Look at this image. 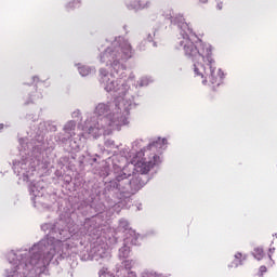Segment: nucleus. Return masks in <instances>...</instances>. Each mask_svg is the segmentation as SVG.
<instances>
[{
	"instance_id": "nucleus-26",
	"label": "nucleus",
	"mask_w": 277,
	"mask_h": 277,
	"mask_svg": "<svg viewBox=\"0 0 277 277\" xmlns=\"http://www.w3.org/2000/svg\"><path fill=\"white\" fill-rule=\"evenodd\" d=\"M223 8H224V1L216 0V10H223Z\"/></svg>"
},
{
	"instance_id": "nucleus-30",
	"label": "nucleus",
	"mask_w": 277,
	"mask_h": 277,
	"mask_svg": "<svg viewBox=\"0 0 277 277\" xmlns=\"http://www.w3.org/2000/svg\"><path fill=\"white\" fill-rule=\"evenodd\" d=\"M8 127H10V124H4V123H0V133L4 130L8 129Z\"/></svg>"
},
{
	"instance_id": "nucleus-33",
	"label": "nucleus",
	"mask_w": 277,
	"mask_h": 277,
	"mask_svg": "<svg viewBox=\"0 0 277 277\" xmlns=\"http://www.w3.org/2000/svg\"><path fill=\"white\" fill-rule=\"evenodd\" d=\"M198 1V3H208L209 2V0H197Z\"/></svg>"
},
{
	"instance_id": "nucleus-25",
	"label": "nucleus",
	"mask_w": 277,
	"mask_h": 277,
	"mask_svg": "<svg viewBox=\"0 0 277 277\" xmlns=\"http://www.w3.org/2000/svg\"><path fill=\"white\" fill-rule=\"evenodd\" d=\"M105 146H106V148H113L114 146H116V143L111 140H107L105 142Z\"/></svg>"
},
{
	"instance_id": "nucleus-5",
	"label": "nucleus",
	"mask_w": 277,
	"mask_h": 277,
	"mask_svg": "<svg viewBox=\"0 0 277 277\" xmlns=\"http://www.w3.org/2000/svg\"><path fill=\"white\" fill-rule=\"evenodd\" d=\"M113 176L114 179L105 183V193L111 194L114 201H108V209L117 207L120 200L129 198L131 194H135L142 189L149 181L150 176L134 172L123 163L129 161L127 157L121 156L117 164L118 157L113 159Z\"/></svg>"
},
{
	"instance_id": "nucleus-14",
	"label": "nucleus",
	"mask_w": 277,
	"mask_h": 277,
	"mask_svg": "<svg viewBox=\"0 0 277 277\" xmlns=\"http://www.w3.org/2000/svg\"><path fill=\"white\" fill-rule=\"evenodd\" d=\"M248 261V254H242L241 252H237L234 255V261L228 265V267H239V265H243V262Z\"/></svg>"
},
{
	"instance_id": "nucleus-12",
	"label": "nucleus",
	"mask_w": 277,
	"mask_h": 277,
	"mask_svg": "<svg viewBox=\"0 0 277 277\" xmlns=\"http://www.w3.org/2000/svg\"><path fill=\"white\" fill-rule=\"evenodd\" d=\"M168 148V138L158 137L156 141L150 142L146 147H143L145 150H150L156 153L158 157H161V153Z\"/></svg>"
},
{
	"instance_id": "nucleus-4",
	"label": "nucleus",
	"mask_w": 277,
	"mask_h": 277,
	"mask_svg": "<svg viewBox=\"0 0 277 277\" xmlns=\"http://www.w3.org/2000/svg\"><path fill=\"white\" fill-rule=\"evenodd\" d=\"M162 16L167 21H171V25L180 29L176 49L184 51L185 57L193 62L194 77L199 79L202 85H222L224 83V71L215 65L211 44L201 40L194 42V32L183 14H174L172 9H164Z\"/></svg>"
},
{
	"instance_id": "nucleus-34",
	"label": "nucleus",
	"mask_w": 277,
	"mask_h": 277,
	"mask_svg": "<svg viewBox=\"0 0 277 277\" xmlns=\"http://www.w3.org/2000/svg\"><path fill=\"white\" fill-rule=\"evenodd\" d=\"M92 161H93L94 163H96V157L92 158Z\"/></svg>"
},
{
	"instance_id": "nucleus-29",
	"label": "nucleus",
	"mask_w": 277,
	"mask_h": 277,
	"mask_svg": "<svg viewBox=\"0 0 277 277\" xmlns=\"http://www.w3.org/2000/svg\"><path fill=\"white\" fill-rule=\"evenodd\" d=\"M40 77H38V76H34L32 77V83H40Z\"/></svg>"
},
{
	"instance_id": "nucleus-27",
	"label": "nucleus",
	"mask_w": 277,
	"mask_h": 277,
	"mask_svg": "<svg viewBox=\"0 0 277 277\" xmlns=\"http://www.w3.org/2000/svg\"><path fill=\"white\" fill-rule=\"evenodd\" d=\"M267 273V266L262 265L260 266V277H263V274Z\"/></svg>"
},
{
	"instance_id": "nucleus-18",
	"label": "nucleus",
	"mask_w": 277,
	"mask_h": 277,
	"mask_svg": "<svg viewBox=\"0 0 277 277\" xmlns=\"http://www.w3.org/2000/svg\"><path fill=\"white\" fill-rule=\"evenodd\" d=\"M79 5H81V0H71L66 3L65 8L68 12H70V10H76V8H79Z\"/></svg>"
},
{
	"instance_id": "nucleus-21",
	"label": "nucleus",
	"mask_w": 277,
	"mask_h": 277,
	"mask_svg": "<svg viewBox=\"0 0 277 277\" xmlns=\"http://www.w3.org/2000/svg\"><path fill=\"white\" fill-rule=\"evenodd\" d=\"M109 174V167L107 164H105L101 172H100V176H103V179H106V176Z\"/></svg>"
},
{
	"instance_id": "nucleus-20",
	"label": "nucleus",
	"mask_w": 277,
	"mask_h": 277,
	"mask_svg": "<svg viewBox=\"0 0 277 277\" xmlns=\"http://www.w3.org/2000/svg\"><path fill=\"white\" fill-rule=\"evenodd\" d=\"M42 98V92L36 91L35 94H30V102L34 103Z\"/></svg>"
},
{
	"instance_id": "nucleus-13",
	"label": "nucleus",
	"mask_w": 277,
	"mask_h": 277,
	"mask_svg": "<svg viewBox=\"0 0 277 277\" xmlns=\"http://www.w3.org/2000/svg\"><path fill=\"white\" fill-rule=\"evenodd\" d=\"M74 66L77 68L80 77H90V75L96 74V67L94 66L85 65L83 63H75Z\"/></svg>"
},
{
	"instance_id": "nucleus-24",
	"label": "nucleus",
	"mask_w": 277,
	"mask_h": 277,
	"mask_svg": "<svg viewBox=\"0 0 277 277\" xmlns=\"http://www.w3.org/2000/svg\"><path fill=\"white\" fill-rule=\"evenodd\" d=\"M274 252H276V248H269L268 249V258H269V260H271V265H274V260H272V254H274Z\"/></svg>"
},
{
	"instance_id": "nucleus-23",
	"label": "nucleus",
	"mask_w": 277,
	"mask_h": 277,
	"mask_svg": "<svg viewBox=\"0 0 277 277\" xmlns=\"http://www.w3.org/2000/svg\"><path fill=\"white\" fill-rule=\"evenodd\" d=\"M26 120L31 121V122H36V120H38V116H36V114H32V113L27 114L26 115Z\"/></svg>"
},
{
	"instance_id": "nucleus-32",
	"label": "nucleus",
	"mask_w": 277,
	"mask_h": 277,
	"mask_svg": "<svg viewBox=\"0 0 277 277\" xmlns=\"http://www.w3.org/2000/svg\"><path fill=\"white\" fill-rule=\"evenodd\" d=\"M140 144H142V141H135L134 143H132L133 148H135V146H140Z\"/></svg>"
},
{
	"instance_id": "nucleus-3",
	"label": "nucleus",
	"mask_w": 277,
	"mask_h": 277,
	"mask_svg": "<svg viewBox=\"0 0 277 277\" xmlns=\"http://www.w3.org/2000/svg\"><path fill=\"white\" fill-rule=\"evenodd\" d=\"M57 124L53 121H41L38 126H34L27 131V136L19 140V158L13 161V172L18 179V183H31L29 185L30 200L39 211L49 209L47 203V189L44 182H32L38 168L47 170L51 163L47 150L55 148V142H44V135L55 133Z\"/></svg>"
},
{
	"instance_id": "nucleus-37",
	"label": "nucleus",
	"mask_w": 277,
	"mask_h": 277,
	"mask_svg": "<svg viewBox=\"0 0 277 277\" xmlns=\"http://www.w3.org/2000/svg\"><path fill=\"white\" fill-rule=\"evenodd\" d=\"M130 233H133V235H135V232H133V230H130Z\"/></svg>"
},
{
	"instance_id": "nucleus-39",
	"label": "nucleus",
	"mask_w": 277,
	"mask_h": 277,
	"mask_svg": "<svg viewBox=\"0 0 277 277\" xmlns=\"http://www.w3.org/2000/svg\"><path fill=\"white\" fill-rule=\"evenodd\" d=\"M123 29H127V26H123Z\"/></svg>"
},
{
	"instance_id": "nucleus-6",
	"label": "nucleus",
	"mask_w": 277,
	"mask_h": 277,
	"mask_svg": "<svg viewBox=\"0 0 277 277\" xmlns=\"http://www.w3.org/2000/svg\"><path fill=\"white\" fill-rule=\"evenodd\" d=\"M161 161L162 159L159 154L142 148L126 167H128L129 170L148 176L149 172H157V170H159Z\"/></svg>"
},
{
	"instance_id": "nucleus-36",
	"label": "nucleus",
	"mask_w": 277,
	"mask_h": 277,
	"mask_svg": "<svg viewBox=\"0 0 277 277\" xmlns=\"http://www.w3.org/2000/svg\"><path fill=\"white\" fill-rule=\"evenodd\" d=\"M80 163H83V158H82V159H80Z\"/></svg>"
},
{
	"instance_id": "nucleus-35",
	"label": "nucleus",
	"mask_w": 277,
	"mask_h": 277,
	"mask_svg": "<svg viewBox=\"0 0 277 277\" xmlns=\"http://www.w3.org/2000/svg\"><path fill=\"white\" fill-rule=\"evenodd\" d=\"M153 47H157V42H154V43H153Z\"/></svg>"
},
{
	"instance_id": "nucleus-28",
	"label": "nucleus",
	"mask_w": 277,
	"mask_h": 277,
	"mask_svg": "<svg viewBox=\"0 0 277 277\" xmlns=\"http://www.w3.org/2000/svg\"><path fill=\"white\" fill-rule=\"evenodd\" d=\"M90 254V251L85 250L80 253L81 261H91V260H84L83 256H88Z\"/></svg>"
},
{
	"instance_id": "nucleus-8",
	"label": "nucleus",
	"mask_w": 277,
	"mask_h": 277,
	"mask_svg": "<svg viewBox=\"0 0 277 277\" xmlns=\"http://www.w3.org/2000/svg\"><path fill=\"white\" fill-rule=\"evenodd\" d=\"M71 118H72V120H79V118H81L80 122H78V129H81L82 135L84 137H93V140H98V137H101L102 135H111V133H114V131H116V130H113V131H110V133L104 132V133L97 134V135L92 134V129H94V127L92 126V120H98V118H101V116H98V114H96V106L94 109V115L87 114L84 116V120L81 117V110H79V109H76L71 113Z\"/></svg>"
},
{
	"instance_id": "nucleus-1",
	"label": "nucleus",
	"mask_w": 277,
	"mask_h": 277,
	"mask_svg": "<svg viewBox=\"0 0 277 277\" xmlns=\"http://www.w3.org/2000/svg\"><path fill=\"white\" fill-rule=\"evenodd\" d=\"M134 54L131 41L122 36L107 39L106 48L98 54L100 64H105L109 68H100V83L105 92H113L115 96L96 105L95 114L100 118L91 121L92 134L111 133L127 127L131 111L140 105L137 100L142 96V92H133L131 85L137 90L148 88L155 81L150 76H143L135 82L134 72H130L126 79L127 63Z\"/></svg>"
},
{
	"instance_id": "nucleus-16",
	"label": "nucleus",
	"mask_w": 277,
	"mask_h": 277,
	"mask_svg": "<svg viewBox=\"0 0 277 277\" xmlns=\"http://www.w3.org/2000/svg\"><path fill=\"white\" fill-rule=\"evenodd\" d=\"M251 254L256 261H263V258L265 256V251H263L262 247H255Z\"/></svg>"
},
{
	"instance_id": "nucleus-15",
	"label": "nucleus",
	"mask_w": 277,
	"mask_h": 277,
	"mask_svg": "<svg viewBox=\"0 0 277 277\" xmlns=\"http://www.w3.org/2000/svg\"><path fill=\"white\" fill-rule=\"evenodd\" d=\"M131 256V247L124 245L119 249V259H129Z\"/></svg>"
},
{
	"instance_id": "nucleus-38",
	"label": "nucleus",
	"mask_w": 277,
	"mask_h": 277,
	"mask_svg": "<svg viewBox=\"0 0 277 277\" xmlns=\"http://www.w3.org/2000/svg\"><path fill=\"white\" fill-rule=\"evenodd\" d=\"M137 209H138V211H140V209H141V206H138V207H137Z\"/></svg>"
},
{
	"instance_id": "nucleus-17",
	"label": "nucleus",
	"mask_w": 277,
	"mask_h": 277,
	"mask_svg": "<svg viewBox=\"0 0 277 277\" xmlns=\"http://www.w3.org/2000/svg\"><path fill=\"white\" fill-rule=\"evenodd\" d=\"M118 230L121 232V233H127V230H131V227L129 225V221H127L124 219L119 220Z\"/></svg>"
},
{
	"instance_id": "nucleus-10",
	"label": "nucleus",
	"mask_w": 277,
	"mask_h": 277,
	"mask_svg": "<svg viewBox=\"0 0 277 277\" xmlns=\"http://www.w3.org/2000/svg\"><path fill=\"white\" fill-rule=\"evenodd\" d=\"M84 261H109L111 259V251L106 242L93 243L88 256L83 255Z\"/></svg>"
},
{
	"instance_id": "nucleus-22",
	"label": "nucleus",
	"mask_w": 277,
	"mask_h": 277,
	"mask_svg": "<svg viewBox=\"0 0 277 277\" xmlns=\"http://www.w3.org/2000/svg\"><path fill=\"white\" fill-rule=\"evenodd\" d=\"M155 36H157V30H151V32H148L146 37L147 42H154Z\"/></svg>"
},
{
	"instance_id": "nucleus-9",
	"label": "nucleus",
	"mask_w": 277,
	"mask_h": 277,
	"mask_svg": "<svg viewBox=\"0 0 277 277\" xmlns=\"http://www.w3.org/2000/svg\"><path fill=\"white\" fill-rule=\"evenodd\" d=\"M137 263L135 260H123L121 264H117L115 267L117 277H137V273L133 269V266ZM141 277H163L161 274L153 271H144L141 273Z\"/></svg>"
},
{
	"instance_id": "nucleus-11",
	"label": "nucleus",
	"mask_w": 277,
	"mask_h": 277,
	"mask_svg": "<svg viewBox=\"0 0 277 277\" xmlns=\"http://www.w3.org/2000/svg\"><path fill=\"white\" fill-rule=\"evenodd\" d=\"M124 5L133 12H142V10H149L153 2L150 0H124Z\"/></svg>"
},
{
	"instance_id": "nucleus-7",
	"label": "nucleus",
	"mask_w": 277,
	"mask_h": 277,
	"mask_svg": "<svg viewBox=\"0 0 277 277\" xmlns=\"http://www.w3.org/2000/svg\"><path fill=\"white\" fill-rule=\"evenodd\" d=\"M75 131H77V121L69 120L64 124L63 132H60L54 140L61 144H68L69 153H79L85 146V140L92 136H84L83 133L77 135Z\"/></svg>"
},
{
	"instance_id": "nucleus-2",
	"label": "nucleus",
	"mask_w": 277,
	"mask_h": 277,
	"mask_svg": "<svg viewBox=\"0 0 277 277\" xmlns=\"http://www.w3.org/2000/svg\"><path fill=\"white\" fill-rule=\"evenodd\" d=\"M41 228L49 230L44 238L30 248L23 247L6 253V261L11 265V269L6 271V277H40L51 263L58 265L60 261L70 256V245L66 241L74 235L98 237L101 233L96 217L85 219L79 229L70 217H61L54 224L49 223Z\"/></svg>"
},
{
	"instance_id": "nucleus-40",
	"label": "nucleus",
	"mask_w": 277,
	"mask_h": 277,
	"mask_svg": "<svg viewBox=\"0 0 277 277\" xmlns=\"http://www.w3.org/2000/svg\"><path fill=\"white\" fill-rule=\"evenodd\" d=\"M26 105H29V102H26Z\"/></svg>"
},
{
	"instance_id": "nucleus-31",
	"label": "nucleus",
	"mask_w": 277,
	"mask_h": 277,
	"mask_svg": "<svg viewBox=\"0 0 277 277\" xmlns=\"http://www.w3.org/2000/svg\"><path fill=\"white\" fill-rule=\"evenodd\" d=\"M135 238L131 240L132 246H137V236L134 234Z\"/></svg>"
},
{
	"instance_id": "nucleus-19",
	"label": "nucleus",
	"mask_w": 277,
	"mask_h": 277,
	"mask_svg": "<svg viewBox=\"0 0 277 277\" xmlns=\"http://www.w3.org/2000/svg\"><path fill=\"white\" fill-rule=\"evenodd\" d=\"M100 277H114V273L107 266H103L98 272Z\"/></svg>"
}]
</instances>
